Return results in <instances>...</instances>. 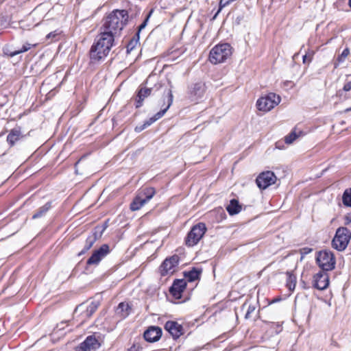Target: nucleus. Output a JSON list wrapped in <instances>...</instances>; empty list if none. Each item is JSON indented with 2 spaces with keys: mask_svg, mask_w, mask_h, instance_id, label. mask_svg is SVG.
<instances>
[{
  "mask_svg": "<svg viewBox=\"0 0 351 351\" xmlns=\"http://www.w3.org/2000/svg\"><path fill=\"white\" fill-rule=\"evenodd\" d=\"M114 37L110 32L101 30L90 49L89 56L92 62H99L109 54L114 43Z\"/></svg>",
  "mask_w": 351,
  "mask_h": 351,
  "instance_id": "nucleus-1",
  "label": "nucleus"
},
{
  "mask_svg": "<svg viewBox=\"0 0 351 351\" xmlns=\"http://www.w3.org/2000/svg\"><path fill=\"white\" fill-rule=\"evenodd\" d=\"M128 12L125 10H114L104 19L100 28L105 32H110L113 36L119 35L128 22Z\"/></svg>",
  "mask_w": 351,
  "mask_h": 351,
  "instance_id": "nucleus-2",
  "label": "nucleus"
},
{
  "mask_svg": "<svg viewBox=\"0 0 351 351\" xmlns=\"http://www.w3.org/2000/svg\"><path fill=\"white\" fill-rule=\"evenodd\" d=\"M152 77L149 76L145 82L140 85L136 90V97L135 99V107L139 108L143 105V101L151 95H154L156 92L162 88L160 83L154 84L151 86L150 81Z\"/></svg>",
  "mask_w": 351,
  "mask_h": 351,
  "instance_id": "nucleus-3",
  "label": "nucleus"
},
{
  "mask_svg": "<svg viewBox=\"0 0 351 351\" xmlns=\"http://www.w3.org/2000/svg\"><path fill=\"white\" fill-rule=\"evenodd\" d=\"M232 54V47L228 43L219 44L210 51L209 60L212 64L223 62Z\"/></svg>",
  "mask_w": 351,
  "mask_h": 351,
  "instance_id": "nucleus-4",
  "label": "nucleus"
},
{
  "mask_svg": "<svg viewBox=\"0 0 351 351\" xmlns=\"http://www.w3.org/2000/svg\"><path fill=\"white\" fill-rule=\"evenodd\" d=\"M173 96L171 89L167 90L166 98L164 99L165 103L167 104L166 106L161 109L159 112L155 114L154 116L150 117L149 119L144 121L141 125H136L134 128L136 132H141L147 127L150 126L155 121L162 117L167 110L170 108L173 103Z\"/></svg>",
  "mask_w": 351,
  "mask_h": 351,
  "instance_id": "nucleus-5",
  "label": "nucleus"
},
{
  "mask_svg": "<svg viewBox=\"0 0 351 351\" xmlns=\"http://www.w3.org/2000/svg\"><path fill=\"white\" fill-rule=\"evenodd\" d=\"M350 239L351 231L346 227H339L332 240V247L337 251L342 252L346 249Z\"/></svg>",
  "mask_w": 351,
  "mask_h": 351,
  "instance_id": "nucleus-6",
  "label": "nucleus"
},
{
  "mask_svg": "<svg viewBox=\"0 0 351 351\" xmlns=\"http://www.w3.org/2000/svg\"><path fill=\"white\" fill-rule=\"evenodd\" d=\"M316 263L323 271L326 272L335 269L336 261L331 251L324 250L317 253Z\"/></svg>",
  "mask_w": 351,
  "mask_h": 351,
  "instance_id": "nucleus-7",
  "label": "nucleus"
},
{
  "mask_svg": "<svg viewBox=\"0 0 351 351\" xmlns=\"http://www.w3.org/2000/svg\"><path fill=\"white\" fill-rule=\"evenodd\" d=\"M206 231V227L204 223H198L193 226L185 239V244L189 247H193L198 243Z\"/></svg>",
  "mask_w": 351,
  "mask_h": 351,
  "instance_id": "nucleus-8",
  "label": "nucleus"
},
{
  "mask_svg": "<svg viewBox=\"0 0 351 351\" xmlns=\"http://www.w3.org/2000/svg\"><path fill=\"white\" fill-rule=\"evenodd\" d=\"M280 101L281 98L279 95L274 93H269L257 100V108L261 111L268 112L278 106Z\"/></svg>",
  "mask_w": 351,
  "mask_h": 351,
  "instance_id": "nucleus-9",
  "label": "nucleus"
},
{
  "mask_svg": "<svg viewBox=\"0 0 351 351\" xmlns=\"http://www.w3.org/2000/svg\"><path fill=\"white\" fill-rule=\"evenodd\" d=\"M179 262L180 256L177 254L165 258L160 267L161 276H165L169 274H173Z\"/></svg>",
  "mask_w": 351,
  "mask_h": 351,
  "instance_id": "nucleus-10",
  "label": "nucleus"
},
{
  "mask_svg": "<svg viewBox=\"0 0 351 351\" xmlns=\"http://www.w3.org/2000/svg\"><path fill=\"white\" fill-rule=\"evenodd\" d=\"M276 180V176L274 173L270 171L263 172L256 179V183L261 189H265L268 186L274 184Z\"/></svg>",
  "mask_w": 351,
  "mask_h": 351,
  "instance_id": "nucleus-11",
  "label": "nucleus"
},
{
  "mask_svg": "<svg viewBox=\"0 0 351 351\" xmlns=\"http://www.w3.org/2000/svg\"><path fill=\"white\" fill-rule=\"evenodd\" d=\"M110 253V247L108 244H103L99 249L95 250L90 257L87 260L86 265H98L102 258Z\"/></svg>",
  "mask_w": 351,
  "mask_h": 351,
  "instance_id": "nucleus-12",
  "label": "nucleus"
},
{
  "mask_svg": "<svg viewBox=\"0 0 351 351\" xmlns=\"http://www.w3.org/2000/svg\"><path fill=\"white\" fill-rule=\"evenodd\" d=\"M329 285V277L326 271H319L313 276V286L318 290H324Z\"/></svg>",
  "mask_w": 351,
  "mask_h": 351,
  "instance_id": "nucleus-13",
  "label": "nucleus"
},
{
  "mask_svg": "<svg viewBox=\"0 0 351 351\" xmlns=\"http://www.w3.org/2000/svg\"><path fill=\"white\" fill-rule=\"evenodd\" d=\"M100 346L95 335H89L76 348V351H95Z\"/></svg>",
  "mask_w": 351,
  "mask_h": 351,
  "instance_id": "nucleus-14",
  "label": "nucleus"
},
{
  "mask_svg": "<svg viewBox=\"0 0 351 351\" xmlns=\"http://www.w3.org/2000/svg\"><path fill=\"white\" fill-rule=\"evenodd\" d=\"M162 335V328L159 326H149L143 333L145 340L149 343L158 341Z\"/></svg>",
  "mask_w": 351,
  "mask_h": 351,
  "instance_id": "nucleus-15",
  "label": "nucleus"
},
{
  "mask_svg": "<svg viewBox=\"0 0 351 351\" xmlns=\"http://www.w3.org/2000/svg\"><path fill=\"white\" fill-rule=\"evenodd\" d=\"M186 287V282L184 279H176L170 287L169 293L175 299H180Z\"/></svg>",
  "mask_w": 351,
  "mask_h": 351,
  "instance_id": "nucleus-16",
  "label": "nucleus"
},
{
  "mask_svg": "<svg viewBox=\"0 0 351 351\" xmlns=\"http://www.w3.org/2000/svg\"><path fill=\"white\" fill-rule=\"evenodd\" d=\"M205 84L201 82L195 83L189 88V95L191 101H196L202 98L205 93Z\"/></svg>",
  "mask_w": 351,
  "mask_h": 351,
  "instance_id": "nucleus-17",
  "label": "nucleus"
},
{
  "mask_svg": "<svg viewBox=\"0 0 351 351\" xmlns=\"http://www.w3.org/2000/svg\"><path fill=\"white\" fill-rule=\"evenodd\" d=\"M165 329L170 333L174 339H178L183 335V327L177 322L167 321L165 324Z\"/></svg>",
  "mask_w": 351,
  "mask_h": 351,
  "instance_id": "nucleus-18",
  "label": "nucleus"
},
{
  "mask_svg": "<svg viewBox=\"0 0 351 351\" xmlns=\"http://www.w3.org/2000/svg\"><path fill=\"white\" fill-rule=\"evenodd\" d=\"M23 138L24 135L22 134L21 128L20 126H16L10 130L7 136L6 141L10 147H13L18 141L22 140Z\"/></svg>",
  "mask_w": 351,
  "mask_h": 351,
  "instance_id": "nucleus-19",
  "label": "nucleus"
},
{
  "mask_svg": "<svg viewBox=\"0 0 351 351\" xmlns=\"http://www.w3.org/2000/svg\"><path fill=\"white\" fill-rule=\"evenodd\" d=\"M100 235L98 234L97 231H94L86 238L84 246L83 249L78 253V256H80L86 254L94 245V243L99 239Z\"/></svg>",
  "mask_w": 351,
  "mask_h": 351,
  "instance_id": "nucleus-20",
  "label": "nucleus"
},
{
  "mask_svg": "<svg viewBox=\"0 0 351 351\" xmlns=\"http://www.w3.org/2000/svg\"><path fill=\"white\" fill-rule=\"evenodd\" d=\"M202 269L193 267L191 270L184 272V276L190 282L199 280L202 274Z\"/></svg>",
  "mask_w": 351,
  "mask_h": 351,
  "instance_id": "nucleus-21",
  "label": "nucleus"
},
{
  "mask_svg": "<svg viewBox=\"0 0 351 351\" xmlns=\"http://www.w3.org/2000/svg\"><path fill=\"white\" fill-rule=\"evenodd\" d=\"M132 307L128 303L121 302L119 304L116 313L119 315L121 318H126L131 312Z\"/></svg>",
  "mask_w": 351,
  "mask_h": 351,
  "instance_id": "nucleus-22",
  "label": "nucleus"
},
{
  "mask_svg": "<svg viewBox=\"0 0 351 351\" xmlns=\"http://www.w3.org/2000/svg\"><path fill=\"white\" fill-rule=\"evenodd\" d=\"M226 210L230 215H235L241 210V205L237 199H232L226 206Z\"/></svg>",
  "mask_w": 351,
  "mask_h": 351,
  "instance_id": "nucleus-23",
  "label": "nucleus"
},
{
  "mask_svg": "<svg viewBox=\"0 0 351 351\" xmlns=\"http://www.w3.org/2000/svg\"><path fill=\"white\" fill-rule=\"evenodd\" d=\"M147 202L139 194H136L130 204V208L131 210L136 211L141 209Z\"/></svg>",
  "mask_w": 351,
  "mask_h": 351,
  "instance_id": "nucleus-24",
  "label": "nucleus"
},
{
  "mask_svg": "<svg viewBox=\"0 0 351 351\" xmlns=\"http://www.w3.org/2000/svg\"><path fill=\"white\" fill-rule=\"evenodd\" d=\"M156 193V190L153 187H145L138 191L139 194L147 203L154 197Z\"/></svg>",
  "mask_w": 351,
  "mask_h": 351,
  "instance_id": "nucleus-25",
  "label": "nucleus"
},
{
  "mask_svg": "<svg viewBox=\"0 0 351 351\" xmlns=\"http://www.w3.org/2000/svg\"><path fill=\"white\" fill-rule=\"evenodd\" d=\"M286 275L287 276L286 285L289 290L293 291L296 286V276L293 274V271H287Z\"/></svg>",
  "mask_w": 351,
  "mask_h": 351,
  "instance_id": "nucleus-26",
  "label": "nucleus"
},
{
  "mask_svg": "<svg viewBox=\"0 0 351 351\" xmlns=\"http://www.w3.org/2000/svg\"><path fill=\"white\" fill-rule=\"evenodd\" d=\"M51 203L48 202L43 206L40 207L36 212L34 213L32 216V219H38L45 215L47 212L51 208Z\"/></svg>",
  "mask_w": 351,
  "mask_h": 351,
  "instance_id": "nucleus-27",
  "label": "nucleus"
},
{
  "mask_svg": "<svg viewBox=\"0 0 351 351\" xmlns=\"http://www.w3.org/2000/svg\"><path fill=\"white\" fill-rule=\"evenodd\" d=\"M37 44H31V43H25L23 47H21V49H19V50H16V51H11L10 53H6V54L8 56H9L10 57H14L18 54H20L21 53H24V52H26L28 50H29L32 47H36Z\"/></svg>",
  "mask_w": 351,
  "mask_h": 351,
  "instance_id": "nucleus-28",
  "label": "nucleus"
},
{
  "mask_svg": "<svg viewBox=\"0 0 351 351\" xmlns=\"http://www.w3.org/2000/svg\"><path fill=\"white\" fill-rule=\"evenodd\" d=\"M342 202L345 206L351 208V188L344 191L342 195Z\"/></svg>",
  "mask_w": 351,
  "mask_h": 351,
  "instance_id": "nucleus-29",
  "label": "nucleus"
},
{
  "mask_svg": "<svg viewBox=\"0 0 351 351\" xmlns=\"http://www.w3.org/2000/svg\"><path fill=\"white\" fill-rule=\"evenodd\" d=\"M302 132L299 131L298 133L295 132V130H293L288 135L285 137V141L287 144L292 143Z\"/></svg>",
  "mask_w": 351,
  "mask_h": 351,
  "instance_id": "nucleus-30",
  "label": "nucleus"
},
{
  "mask_svg": "<svg viewBox=\"0 0 351 351\" xmlns=\"http://www.w3.org/2000/svg\"><path fill=\"white\" fill-rule=\"evenodd\" d=\"M98 306H99L98 302H91L86 308V315L88 317L91 316L96 311Z\"/></svg>",
  "mask_w": 351,
  "mask_h": 351,
  "instance_id": "nucleus-31",
  "label": "nucleus"
},
{
  "mask_svg": "<svg viewBox=\"0 0 351 351\" xmlns=\"http://www.w3.org/2000/svg\"><path fill=\"white\" fill-rule=\"evenodd\" d=\"M153 12H154V9H151L149 11V12L146 15L144 21H143V23L138 26V30L141 32L144 28H145V27L147 26V23H148L151 16L152 15Z\"/></svg>",
  "mask_w": 351,
  "mask_h": 351,
  "instance_id": "nucleus-32",
  "label": "nucleus"
},
{
  "mask_svg": "<svg viewBox=\"0 0 351 351\" xmlns=\"http://www.w3.org/2000/svg\"><path fill=\"white\" fill-rule=\"evenodd\" d=\"M256 306L254 305L250 304L247 307V312L245 315V319H250L252 317V315L255 313Z\"/></svg>",
  "mask_w": 351,
  "mask_h": 351,
  "instance_id": "nucleus-33",
  "label": "nucleus"
},
{
  "mask_svg": "<svg viewBox=\"0 0 351 351\" xmlns=\"http://www.w3.org/2000/svg\"><path fill=\"white\" fill-rule=\"evenodd\" d=\"M350 53V50L348 48H346L343 49V51L341 52V53L338 56L337 61L340 62H343L346 58L348 57V56Z\"/></svg>",
  "mask_w": 351,
  "mask_h": 351,
  "instance_id": "nucleus-34",
  "label": "nucleus"
},
{
  "mask_svg": "<svg viewBox=\"0 0 351 351\" xmlns=\"http://www.w3.org/2000/svg\"><path fill=\"white\" fill-rule=\"evenodd\" d=\"M313 251V248L305 247L300 249V253L301 254L300 261H302L304 256L310 254Z\"/></svg>",
  "mask_w": 351,
  "mask_h": 351,
  "instance_id": "nucleus-35",
  "label": "nucleus"
},
{
  "mask_svg": "<svg viewBox=\"0 0 351 351\" xmlns=\"http://www.w3.org/2000/svg\"><path fill=\"white\" fill-rule=\"evenodd\" d=\"M137 44H138V43L136 40L131 38V40L129 41V43L127 45V47H126L127 53H130L136 47Z\"/></svg>",
  "mask_w": 351,
  "mask_h": 351,
  "instance_id": "nucleus-36",
  "label": "nucleus"
},
{
  "mask_svg": "<svg viewBox=\"0 0 351 351\" xmlns=\"http://www.w3.org/2000/svg\"><path fill=\"white\" fill-rule=\"evenodd\" d=\"M234 0H220L219 1V10L217 11V14L215 15H217L221 10L223 8L227 6L228 5H229L231 2L234 1ZM216 16H214V18H215Z\"/></svg>",
  "mask_w": 351,
  "mask_h": 351,
  "instance_id": "nucleus-37",
  "label": "nucleus"
},
{
  "mask_svg": "<svg viewBox=\"0 0 351 351\" xmlns=\"http://www.w3.org/2000/svg\"><path fill=\"white\" fill-rule=\"evenodd\" d=\"M313 52H310L308 53H306L302 57V60L304 64H309L313 59Z\"/></svg>",
  "mask_w": 351,
  "mask_h": 351,
  "instance_id": "nucleus-38",
  "label": "nucleus"
},
{
  "mask_svg": "<svg viewBox=\"0 0 351 351\" xmlns=\"http://www.w3.org/2000/svg\"><path fill=\"white\" fill-rule=\"evenodd\" d=\"M272 327H274V329H275V332H276V334H278V333H280V332L282 331V326H281V324H279V323H278V322H277V323H274V322H273V323H272Z\"/></svg>",
  "mask_w": 351,
  "mask_h": 351,
  "instance_id": "nucleus-39",
  "label": "nucleus"
},
{
  "mask_svg": "<svg viewBox=\"0 0 351 351\" xmlns=\"http://www.w3.org/2000/svg\"><path fill=\"white\" fill-rule=\"evenodd\" d=\"M143 348L138 343H134L128 351H141Z\"/></svg>",
  "mask_w": 351,
  "mask_h": 351,
  "instance_id": "nucleus-40",
  "label": "nucleus"
},
{
  "mask_svg": "<svg viewBox=\"0 0 351 351\" xmlns=\"http://www.w3.org/2000/svg\"><path fill=\"white\" fill-rule=\"evenodd\" d=\"M58 34H59L57 32V31L51 32L47 35L46 38L47 39H56Z\"/></svg>",
  "mask_w": 351,
  "mask_h": 351,
  "instance_id": "nucleus-41",
  "label": "nucleus"
},
{
  "mask_svg": "<svg viewBox=\"0 0 351 351\" xmlns=\"http://www.w3.org/2000/svg\"><path fill=\"white\" fill-rule=\"evenodd\" d=\"M350 90H351V81L346 82L343 87V90L345 92L350 91Z\"/></svg>",
  "mask_w": 351,
  "mask_h": 351,
  "instance_id": "nucleus-42",
  "label": "nucleus"
},
{
  "mask_svg": "<svg viewBox=\"0 0 351 351\" xmlns=\"http://www.w3.org/2000/svg\"><path fill=\"white\" fill-rule=\"evenodd\" d=\"M140 32L141 31L138 30L136 34L134 35V36L132 37V39L136 40L138 43L139 42V39H140Z\"/></svg>",
  "mask_w": 351,
  "mask_h": 351,
  "instance_id": "nucleus-43",
  "label": "nucleus"
},
{
  "mask_svg": "<svg viewBox=\"0 0 351 351\" xmlns=\"http://www.w3.org/2000/svg\"><path fill=\"white\" fill-rule=\"evenodd\" d=\"M345 219V225H348L351 223V216L349 215H347L344 217Z\"/></svg>",
  "mask_w": 351,
  "mask_h": 351,
  "instance_id": "nucleus-44",
  "label": "nucleus"
},
{
  "mask_svg": "<svg viewBox=\"0 0 351 351\" xmlns=\"http://www.w3.org/2000/svg\"><path fill=\"white\" fill-rule=\"evenodd\" d=\"M85 158V156L81 157L75 163V173H78V170L77 169V165L82 162V160Z\"/></svg>",
  "mask_w": 351,
  "mask_h": 351,
  "instance_id": "nucleus-45",
  "label": "nucleus"
},
{
  "mask_svg": "<svg viewBox=\"0 0 351 351\" xmlns=\"http://www.w3.org/2000/svg\"><path fill=\"white\" fill-rule=\"evenodd\" d=\"M280 300H281V298H276V299H274L269 304H273V303L276 302Z\"/></svg>",
  "mask_w": 351,
  "mask_h": 351,
  "instance_id": "nucleus-46",
  "label": "nucleus"
},
{
  "mask_svg": "<svg viewBox=\"0 0 351 351\" xmlns=\"http://www.w3.org/2000/svg\"><path fill=\"white\" fill-rule=\"evenodd\" d=\"M301 284L302 285V287H303L304 289H306V288H308V287L306 285V283H305V282H304V281H302V282H301Z\"/></svg>",
  "mask_w": 351,
  "mask_h": 351,
  "instance_id": "nucleus-47",
  "label": "nucleus"
},
{
  "mask_svg": "<svg viewBox=\"0 0 351 351\" xmlns=\"http://www.w3.org/2000/svg\"><path fill=\"white\" fill-rule=\"evenodd\" d=\"M351 110V108L345 110V112H349Z\"/></svg>",
  "mask_w": 351,
  "mask_h": 351,
  "instance_id": "nucleus-48",
  "label": "nucleus"
},
{
  "mask_svg": "<svg viewBox=\"0 0 351 351\" xmlns=\"http://www.w3.org/2000/svg\"><path fill=\"white\" fill-rule=\"evenodd\" d=\"M246 304H247V303H246V302H245V303L242 305V308H245V306H246Z\"/></svg>",
  "mask_w": 351,
  "mask_h": 351,
  "instance_id": "nucleus-49",
  "label": "nucleus"
},
{
  "mask_svg": "<svg viewBox=\"0 0 351 351\" xmlns=\"http://www.w3.org/2000/svg\"><path fill=\"white\" fill-rule=\"evenodd\" d=\"M348 5L351 8V0H348Z\"/></svg>",
  "mask_w": 351,
  "mask_h": 351,
  "instance_id": "nucleus-50",
  "label": "nucleus"
},
{
  "mask_svg": "<svg viewBox=\"0 0 351 351\" xmlns=\"http://www.w3.org/2000/svg\"><path fill=\"white\" fill-rule=\"evenodd\" d=\"M102 232H104V230H101V232L99 234L98 233V234L101 236Z\"/></svg>",
  "mask_w": 351,
  "mask_h": 351,
  "instance_id": "nucleus-51",
  "label": "nucleus"
}]
</instances>
